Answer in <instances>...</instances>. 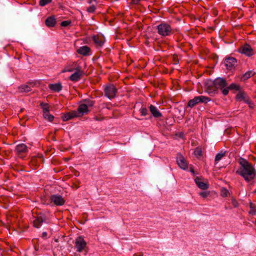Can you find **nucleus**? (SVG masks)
Listing matches in <instances>:
<instances>
[{
  "instance_id": "nucleus-39",
  "label": "nucleus",
  "mask_w": 256,
  "mask_h": 256,
  "mask_svg": "<svg viewBox=\"0 0 256 256\" xmlns=\"http://www.w3.org/2000/svg\"><path fill=\"white\" fill-rule=\"evenodd\" d=\"M210 194V192H203L200 193V195L202 198H205Z\"/></svg>"
},
{
  "instance_id": "nucleus-36",
  "label": "nucleus",
  "mask_w": 256,
  "mask_h": 256,
  "mask_svg": "<svg viewBox=\"0 0 256 256\" xmlns=\"http://www.w3.org/2000/svg\"><path fill=\"white\" fill-rule=\"evenodd\" d=\"M172 60L174 62V64H176L178 63V56L176 54H174L172 56Z\"/></svg>"
},
{
  "instance_id": "nucleus-20",
  "label": "nucleus",
  "mask_w": 256,
  "mask_h": 256,
  "mask_svg": "<svg viewBox=\"0 0 256 256\" xmlns=\"http://www.w3.org/2000/svg\"><path fill=\"white\" fill-rule=\"evenodd\" d=\"M45 24L48 27H53L56 24V20L54 16L48 17L46 21Z\"/></svg>"
},
{
  "instance_id": "nucleus-2",
  "label": "nucleus",
  "mask_w": 256,
  "mask_h": 256,
  "mask_svg": "<svg viewBox=\"0 0 256 256\" xmlns=\"http://www.w3.org/2000/svg\"><path fill=\"white\" fill-rule=\"evenodd\" d=\"M227 86V82L224 78H218L213 81L212 86L207 87L206 91L210 94H215L218 93L220 89L224 96H226L228 93V89H226Z\"/></svg>"
},
{
  "instance_id": "nucleus-48",
  "label": "nucleus",
  "mask_w": 256,
  "mask_h": 256,
  "mask_svg": "<svg viewBox=\"0 0 256 256\" xmlns=\"http://www.w3.org/2000/svg\"><path fill=\"white\" fill-rule=\"evenodd\" d=\"M76 176H79V174H76Z\"/></svg>"
},
{
  "instance_id": "nucleus-41",
  "label": "nucleus",
  "mask_w": 256,
  "mask_h": 256,
  "mask_svg": "<svg viewBox=\"0 0 256 256\" xmlns=\"http://www.w3.org/2000/svg\"><path fill=\"white\" fill-rule=\"evenodd\" d=\"M140 0H131V3L132 4H137Z\"/></svg>"
},
{
  "instance_id": "nucleus-37",
  "label": "nucleus",
  "mask_w": 256,
  "mask_h": 256,
  "mask_svg": "<svg viewBox=\"0 0 256 256\" xmlns=\"http://www.w3.org/2000/svg\"><path fill=\"white\" fill-rule=\"evenodd\" d=\"M96 8V6L92 5L87 8V11L89 12H94L95 11Z\"/></svg>"
},
{
  "instance_id": "nucleus-33",
  "label": "nucleus",
  "mask_w": 256,
  "mask_h": 256,
  "mask_svg": "<svg viewBox=\"0 0 256 256\" xmlns=\"http://www.w3.org/2000/svg\"><path fill=\"white\" fill-rule=\"evenodd\" d=\"M194 154L196 156H202V150L199 148H196L194 151Z\"/></svg>"
},
{
  "instance_id": "nucleus-46",
  "label": "nucleus",
  "mask_w": 256,
  "mask_h": 256,
  "mask_svg": "<svg viewBox=\"0 0 256 256\" xmlns=\"http://www.w3.org/2000/svg\"><path fill=\"white\" fill-rule=\"evenodd\" d=\"M58 130H56L54 131V134H56V132H57Z\"/></svg>"
},
{
  "instance_id": "nucleus-7",
  "label": "nucleus",
  "mask_w": 256,
  "mask_h": 256,
  "mask_svg": "<svg viewBox=\"0 0 256 256\" xmlns=\"http://www.w3.org/2000/svg\"><path fill=\"white\" fill-rule=\"evenodd\" d=\"M239 52L248 56H250L254 54L253 49L248 44H246L241 46L239 49Z\"/></svg>"
},
{
  "instance_id": "nucleus-17",
  "label": "nucleus",
  "mask_w": 256,
  "mask_h": 256,
  "mask_svg": "<svg viewBox=\"0 0 256 256\" xmlns=\"http://www.w3.org/2000/svg\"><path fill=\"white\" fill-rule=\"evenodd\" d=\"M195 182L198 188L202 190H206L208 188V184L206 182H202L200 178L199 177H196L195 178Z\"/></svg>"
},
{
  "instance_id": "nucleus-16",
  "label": "nucleus",
  "mask_w": 256,
  "mask_h": 256,
  "mask_svg": "<svg viewBox=\"0 0 256 256\" xmlns=\"http://www.w3.org/2000/svg\"><path fill=\"white\" fill-rule=\"evenodd\" d=\"M149 109L154 117L158 118L162 116V114L159 112L158 110L155 106L151 104L149 107Z\"/></svg>"
},
{
  "instance_id": "nucleus-47",
  "label": "nucleus",
  "mask_w": 256,
  "mask_h": 256,
  "mask_svg": "<svg viewBox=\"0 0 256 256\" xmlns=\"http://www.w3.org/2000/svg\"><path fill=\"white\" fill-rule=\"evenodd\" d=\"M96 118V120H100V119H98L97 118Z\"/></svg>"
},
{
  "instance_id": "nucleus-44",
  "label": "nucleus",
  "mask_w": 256,
  "mask_h": 256,
  "mask_svg": "<svg viewBox=\"0 0 256 256\" xmlns=\"http://www.w3.org/2000/svg\"><path fill=\"white\" fill-rule=\"evenodd\" d=\"M249 104V107L250 108H253V104L251 102V104Z\"/></svg>"
},
{
  "instance_id": "nucleus-1",
  "label": "nucleus",
  "mask_w": 256,
  "mask_h": 256,
  "mask_svg": "<svg viewBox=\"0 0 256 256\" xmlns=\"http://www.w3.org/2000/svg\"><path fill=\"white\" fill-rule=\"evenodd\" d=\"M238 162L240 167L236 173L242 176L248 182L254 180L256 176V172L252 164L242 158H239Z\"/></svg>"
},
{
  "instance_id": "nucleus-29",
  "label": "nucleus",
  "mask_w": 256,
  "mask_h": 256,
  "mask_svg": "<svg viewBox=\"0 0 256 256\" xmlns=\"http://www.w3.org/2000/svg\"><path fill=\"white\" fill-rule=\"evenodd\" d=\"M230 192H228V190L224 188H222V189H221V190H220V195L221 196H222V197H227L228 195H230Z\"/></svg>"
},
{
  "instance_id": "nucleus-14",
  "label": "nucleus",
  "mask_w": 256,
  "mask_h": 256,
  "mask_svg": "<svg viewBox=\"0 0 256 256\" xmlns=\"http://www.w3.org/2000/svg\"><path fill=\"white\" fill-rule=\"evenodd\" d=\"M177 162L180 167L182 169H186L188 167V164L184 156L180 154L177 158Z\"/></svg>"
},
{
  "instance_id": "nucleus-45",
  "label": "nucleus",
  "mask_w": 256,
  "mask_h": 256,
  "mask_svg": "<svg viewBox=\"0 0 256 256\" xmlns=\"http://www.w3.org/2000/svg\"><path fill=\"white\" fill-rule=\"evenodd\" d=\"M52 140L54 141H56V136H52Z\"/></svg>"
},
{
  "instance_id": "nucleus-40",
  "label": "nucleus",
  "mask_w": 256,
  "mask_h": 256,
  "mask_svg": "<svg viewBox=\"0 0 256 256\" xmlns=\"http://www.w3.org/2000/svg\"><path fill=\"white\" fill-rule=\"evenodd\" d=\"M74 70H75V68H66L62 71V72H72L74 71Z\"/></svg>"
},
{
  "instance_id": "nucleus-24",
  "label": "nucleus",
  "mask_w": 256,
  "mask_h": 256,
  "mask_svg": "<svg viewBox=\"0 0 256 256\" xmlns=\"http://www.w3.org/2000/svg\"><path fill=\"white\" fill-rule=\"evenodd\" d=\"M78 110L79 112L84 114V113L88 112V108L86 106V104H84V103L79 106L78 108Z\"/></svg>"
},
{
  "instance_id": "nucleus-22",
  "label": "nucleus",
  "mask_w": 256,
  "mask_h": 256,
  "mask_svg": "<svg viewBox=\"0 0 256 256\" xmlns=\"http://www.w3.org/2000/svg\"><path fill=\"white\" fill-rule=\"evenodd\" d=\"M48 88L54 92H59L62 89V86L60 83L50 84L48 86Z\"/></svg>"
},
{
  "instance_id": "nucleus-30",
  "label": "nucleus",
  "mask_w": 256,
  "mask_h": 256,
  "mask_svg": "<svg viewBox=\"0 0 256 256\" xmlns=\"http://www.w3.org/2000/svg\"><path fill=\"white\" fill-rule=\"evenodd\" d=\"M84 104H86V106L88 107H92L94 104V102L89 100V99H86L83 100Z\"/></svg>"
},
{
  "instance_id": "nucleus-12",
  "label": "nucleus",
  "mask_w": 256,
  "mask_h": 256,
  "mask_svg": "<svg viewBox=\"0 0 256 256\" xmlns=\"http://www.w3.org/2000/svg\"><path fill=\"white\" fill-rule=\"evenodd\" d=\"M86 242L81 236L78 237L76 240L75 246L78 252H81L86 246Z\"/></svg>"
},
{
  "instance_id": "nucleus-42",
  "label": "nucleus",
  "mask_w": 256,
  "mask_h": 256,
  "mask_svg": "<svg viewBox=\"0 0 256 256\" xmlns=\"http://www.w3.org/2000/svg\"><path fill=\"white\" fill-rule=\"evenodd\" d=\"M46 236H47V233L46 232H42V238H45Z\"/></svg>"
},
{
  "instance_id": "nucleus-31",
  "label": "nucleus",
  "mask_w": 256,
  "mask_h": 256,
  "mask_svg": "<svg viewBox=\"0 0 256 256\" xmlns=\"http://www.w3.org/2000/svg\"><path fill=\"white\" fill-rule=\"evenodd\" d=\"M43 116L44 118L49 122H52L54 119V116L50 114V112L46 114H43Z\"/></svg>"
},
{
  "instance_id": "nucleus-8",
  "label": "nucleus",
  "mask_w": 256,
  "mask_h": 256,
  "mask_svg": "<svg viewBox=\"0 0 256 256\" xmlns=\"http://www.w3.org/2000/svg\"><path fill=\"white\" fill-rule=\"evenodd\" d=\"M15 151L19 157L23 158L28 151V148L25 144H21L16 146Z\"/></svg>"
},
{
  "instance_id": "nucleus-9",
  "label": "nucleus",
  "mask_w": 256,
  "mask_h": 256,
  "mask_svg": "<svg viewBox=\"0 0 256 256\" xmlns=\"http://www.w3.org/2000/svg\"><path fill=\"white\" fill-rule=\"evenodd\" d=\"M236 62V60L235 58L228 57L224 60L225 66L228 70H232L234 68Z\"/></svg>"
},
{
  "instance_id": "nucleus-19",
  "label": "nucleus",
  "mask_w": 256,
  "mask_h": 256,
  "mask_svg": "<svg viewBox=\"0 0 256 256\" xmlns=\"http://www.w3.org/2000/svg\"><path fill=\"white\" fill-rule=\"evenodd\" d=\"M92 40L94 43L98 46H102L104 43V38L102 36H94Z\"/></svg>"
},
{
  "instance_id": "nucleus-5",
  "label": "nucleus",
  "mask_w": 256,
  "mask_h": 256,
  "mask_svg": "<svg viewBox=\"0 0 256 256\" xmlns=\"http://www.w3.org/2000/svg\"><path fill=\"white\" fill-rule=\"evenodd\" d=\"M117 93V89L115 86L112 84L106 86L104 88L105 96L110 99L114 98L116 97Z\"/></svg>"
},
{
  "instance_id": "nucleus-11",
  "label": "nucleus",
  "mask_w": 256,
  "mask_h": 256,
  "mask_svg": "<svg viewBox=\"0 0 256 256\" xmlns=\"http://www.w3.org/2000/svg\"><path fill=\"white\" fill-rule=\"evenodd\" d=\"M35 86L34 82H28L26 84H22L18 88L20 92H28L32 90V88Z\"/></svg>"
},
{
  "instance_id": "nucleus-35",
  "label": "nucleus",
  "mask_w": 256,
  "mask_h": 256,
  "mask_svg": "<svg viewBox=\"0 0 256 256\" xmlns=\"http://www.w3.org/2000/svg\"><path fill=\"white\" fill-rule=\"evenodd\" d=\"M71 22L70 20H64L61 22L60 25L62 26L66 27L69 26Z\"/></svg>"
},
{
  "instance_id": "nucleus-21",
  "label": "nucleus",
  "mask_w": 256,
  "mask_h": 256,
  "mask_svg": "<svg viewBox=\"0 0 256 256\" xmlns=\"http://www.w3.org/2000/svg\"><path fill=\"white\" fill-rule=\"evenodd\" d=\"M90 52V48L88 46H83L77 50V52L83 56H86Z\"/></svg>"
},
{
  "instance_id": "nucleus-4",
  "label": "nucleus",
  "mask_w": 256,
  "mask_h": 256,
  "mask_svg": "<svg viewBox=\"0 0 256 256\" xmlns=\"http://www.w3.org/2000/svg\"><path fill=\"white\" fill-rule=\"evenodd\" d=\"M210 100V98L204 96H195L193 99L188 101V105L190 108H192L196 104L200 102L207 103Z\"/></svg>"
},
{
  "instance_id": "nucleus-25",
  "label": "nucleus",
  "mask_w": 256,
  "mask_h": 256,
  "mask_svg": "<svg viewBox=\"0 0 256 256\" xmlns=\"http://www.w3.org/2000/svg\"><path fill=\"white\" fill-rule=\"evenodd\" d=\"M226 89H228V90H236L238 91L240 90V86L238 84L232 83L230 84L228 86H226Z\"/></svg>"
},
{
  "instance_id": "nucleus-43",
  "label": "nucleus",
  "mask_w": 256,
  "mask_h": 256,
  "mask_svg": "<svg viewBox=\"0 0 256 256\" xmlns=\"http://www.w3.org/2000/svg\"><path fill=\"white\" fill-rule=\"evenodd\" d=\"M190 171L192 173L194 174V168H192V167H190Z\"/></svg>"
},
{
  "instance_id": "nucleus-3",
  "label": "nucleus",
  "mask_w": 256,
  "mask_h": 256,
  "mask_svg": "<svg viewBox=\"0 0 256 256\" xmlns=\"http://www.w3.org/2000/svg\"><path fill=\"white\" fill-rule=\"evenodd\" d=\"M157 29L158 34L163 36H170L173 34L170 26L166 23H162L158 25Z\"/></svg>"
},
{
  "instance_id": "nucleus-13",
  "label": "nucleus",
  "mask_w": 256,
  "mask_h": 256,
  "mask_svg": "<svg viewBox=\"0 0 256 256\" xmlns=\"http://www.w3.org/2000/svg\"><path fill=\"white\" fill-rule=\"evenodd\" d=\"M236 99L240 101L243 100L248 104H251V100L244 92L240 91L236 96Z\"/></svg>"
},
{
  "instance_id": "nucleus-23",
  "label": "nucleus",
  "mask_w": 256,
  "mask_h": 256,
  "mask_svg": "<svg viewBox=\"0 0 256 256\" xmlns=\"http://www.w3.org/2000/svg\"><path fill=\"white\" fill-rule=\"evenodd\" d=\"M254 72H253L252 70H249L247 72H246L244 74H243L240 80L242 81H244L250 78L252 76H254Z\"/></svg>"
},
{
  "instance_id": "nucleus-28",
  "label": "nucleus",
  "mask_w": 256,
  "mask_h": 256,
  "mask_svg": "<svg viewBox=\"0 0 256 256\" xmlns=\"http://www.w3.org/2000/svg\"><path fill=\"white\" fill-rule=\"evenodd\" d=\"M40 106L43 110V114H46L49 112V107L48 104L41 103Z\"/></svg>"
},
{
  "instance_id": "nucleus-27",
  "label": "nucleus",
  "mask_w": 256,
  "mask_h": 256,
  "mask_svg": "<svg viewBox=\"0 0 256 256\" xmlns=\"http://www.w3.org/2000/svg\"><path fill=\"white\" fill-rule=\"evenodd\" d=\"M226 152H220L218 154L214 159V162L216 163H217L219 160H220L222 158L226 156Z\"/></svg>"
},
{
  "instance_id": "nucleus-50",
  "label": "nucleus",
  "mask_w": 256,
  "mask_h": 256,
  "mask_svg": "<svg viewBox=\"0 0 256 256\" xmlns=\"http://www.w3.org/2000/svg\"><path fill=\"white\" fill-rule=\"evenodd\" d=\"M255 224L256 225V220H255Z\"/></svg>"
},
{
  "instance_id": "nucleus-26",
  "label": "nucleus",
  "mask_w": 256,
  "mask_h": 256,
  "mask_svg": "<svg viewBox=\"0 0 256 256\" xmlns=\"http://www.w3.org/2000/svg\"><path fill=\"white\" fill-rule=\"evenodd\" d=\"M250 210L249 214L251 215H255L256 214V206L254 204L250 202Z\"/></svg>"
},
{
  "instance_id": "nucleus-49",
  "label": "nucleus",
  "mask_w": 256,
  "mask_h": 256,
  "mask_svg": "<svg viewBox=\"0 0 256 256\" xmlns=\"http://www.w3.org/2000/svg\"><path fill=\"white\" fill-rule=\"evenodd\" d=\"M76 176H79V174H76Z\"/></svg>"
},
{
  "instance_id": "nucleus-6",
  "label": "nucleus",
  "mask_w": 256,
  "mask_h": 256,
  "mask_svg": "<svg viewBox=\"0 0 256 256\" xmlns=\"http://www.w3.org/2000/svg\"><path fill=\"white\" fill-rule=\"evenodd\" d=\"M75 70L76 72L70 76V80L72 82L79 80L84 74V72L82 70L80 66H78Z\"/></svg>"
},
{
  "instance_id": "nucleus-32",
  "label": "nucleus",
  "mask_w": 256,
  "mask_h": 256,
  "mask_svg": "<svg viewBox=\"0 0 256 256\" xmlns=\"http://www.w3.org/2000/svg\"><path fill=\"white\" fill-rule=\"evenodd\" d=\"M52 1V0H40L39 2V4L42 6H44L46 4L50 3Z\"/></svg>"
},
{
  "instance_id": "nucleus-10",
  "label": "nucleus",
  "mask_w": 256,
  "mask_h": 256,
  "mask_svg": "<svg viewBox=\"0 0 256 256\" xmlns=\"http://www.w3.org/2000/svg\"><path fill=\"white\" fill-rule=\"evenodd\" d=\"M51 202H52L56 206H62L64 204L65 200L64 198L60 195L54 194L50 197Z\"/></svg>"
},
{
  "instance_id": "nucleus-18",
  "label": "nucleus",
  "mask_w": 256,
  "mask_h": 256,
  "mask_svg": "<svg viewBox=\"0 0 256 256\" xmlns=\"http://www.w3.org/2000/svg\"><path fill=\"white\" fill-rule=\"evenodd\" d=\"M45 220V218L42 216H38L33 222L34 226L36 228H40Z\"/></svg>"
},
{
  "instance_id": "nucleus-15",
  "label": "nucleus",
  "mask_w": 256,
  "mask_h": 256,
  "mask_svg": "<svg viewBox=\"0 0 256 256\" xmlns=\"http://www.w3.org/2000/svg\"><path fill=\"white\" fill-rule=\"evenodd\" d=\"M77 116V112L75 111H72L66 114H62V118L63 121L66 122Z\"/></svg>"
},
{
  "instance_id": "nucleus-34",
  "label": "nucleus",
  "mask_w": 256,
  "mask_h": 256,
  "mask_svg": "<svg viewBox=\"0 0 256 256\" xmlns=\"http://www.w3.org/2000/svg\"><path fill=\"white\" fill-rule=\"evenodd\" d=\"M140 110L141 114L143 116H146L148 114V110L146 108H142Z\"/></svg>"
},
{
  "instance_id": "nucleus-38",
  "label": "nucleus",
  "mask_w": 256,
  "mask_h": 256,
  "mask_svg": "<svg viewBox=\"0 0 256 256\" xmlns=\"http://www.w3.org/2000/svg\"><path fill=\"white\" fill-rule=\"evenodd\" d=\"M232 204L234 208L238 207L239 205L237 200L234 198L232 199Z\"/></svg>"
}]
</instances>
